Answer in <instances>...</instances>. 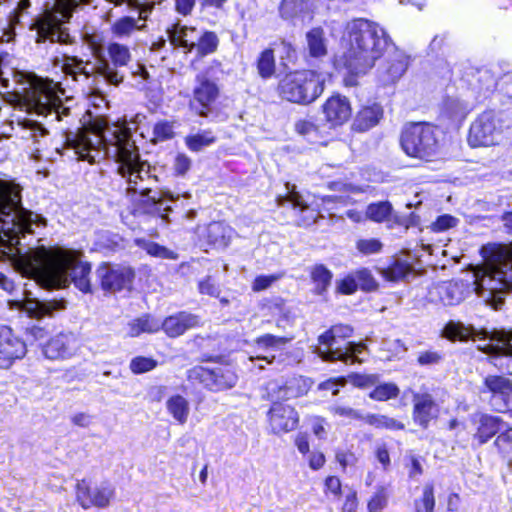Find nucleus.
Segmentation results:
<instances>
[{
  "instance_id": "nucleus-63",
  "label": "nucleus",
  "mask_w": 512,
  "mask_h": 512,
  "mask_svg": "<svg viewBox=\"0 0 512 512\" xmlns=\"http://www.w3.org/2000/svg\"><path fill=\"white\" fill-rule=\"evenodd\" d=\"M280 275H260L255 278L252 289L259 292L269 288L274 282L280 279Z\"/></svg>"
},
{
  "instance_id": "nucleus-27",
  "label": "nucleus",
  "mask_w": 512,
  "mask_h": 512,
  "mask_svg": "<svg viewBox=\"0 0 512 512\" xmlns=\"http://www.w3.org/2000/svg\"><path fill=\"white\" fill-rule=\"evenodd\" d=\"M383 117V109L379 104L362 107L356 114L352 129L357 132H366L375 127Z\"/></svg>"
},
{
  "instance_id": "nucleus-45",
  "label": "nucleus",
  "mask_w": 512,
  "mask_h": 512,
  "mask_svg": "<svg viewBox=\"0 0 512 512\" xmlns=\"http://www.w3.org/2000/svg\"><path fill=\"white\" fill-rule=\"evenodd\" d=\"M392 211L389 202H378L370 204L366 209V218L374 222H383L388 219Z\"/></svg>"
},
{
  "instance_id": "nucleus-16",
  "label": "nucleus",
  "mask_w": 512,
  "mask_h": 512,
  "mask_svg": "<svg viewBox=\"0 0 512 512\" xmlns=\"http://www.w3.org/2000/svg\"><path fill=\"white\" fill-rule=\"evenodd\" d=\"M25 343L6 325H0V368L8 369L26 355Z\"/></svg>"
},
{
  "instance_id": "nucleus-10",
  "label": "nucleus",
  "mask_w": 512,
  "mask_h": 512,
  "mask_svg": "<svg viewBox=\"0 0 512 512\" xmlns=\"http://www.w3.org/2000/svg\"><path fill=\"white\" fill-rule=\"evenodd\" d=\"M352 328L348 325H336L319 336V346L315 353L324 361L340 360L343 362H362L359 355L364 351L362 343L347 342L343 347L339 345V339L349 338Z\"/></svg>"
},
{
  "instance_id": "nucleus-30",
  "label": "nucleus",
  "mask_w": 512,
  "mask_h": 512,
  "mask_svg": "<svg viewBox=\"0 0 512 512\" xmlns=\"http://www.w3.org/2000/svg\"><path fill=\"white\" fill-rule=\"evenodd\" d=\"M288 190L287 196L279 197L277 199L279 206H284L286 202L292 204L293 208H299L301 212H305L307 215L301 220V225L309 226L316 221L317 215L313 210H310L307 205L304 204L302 196L295 191V186L286 184Z\"/></svg>"
},
{
  "instance_id": "nucleus-8",
  "label": "nucleus",
  "mask_w": 512,
  "mask_h": 512,
  "mask_svg": "<svg viewBox=\"0 0 512 512\" xmlns=\"http://www.w3.org/2000/svg\"><path fill=\"white\" fill-rule=\"evenodd\" d=\"M402 150L409 157L432 162L442 157V147L436 127L426 123L407 125L401 134Z\"/></svg>"
},
{
  "instance_id": "nucleus-41",
  "label": "nucleus",
  "mask_w": 512,
  "mask_h": 512,
  "mask_svg": "<svg viewBox=\"0 0 512 512\" xmlns=\"http://www.w3.org/2000/svg\"><path fill=\"white\" fill-rule=\"evenodd\" d=\"M445 336L451 340H467L475 338L478 333L473 327H466L462 323L450 322L444 329Z\"/></svg>"
},
{
  "instance_id": "nucleus-11",
  "label": "nucleus",
  "mask_w": 512,
  "mask_h": 512,
  "mask_svg": "<svg viewBox=\"0 0 512 512\" xmlns=\"http://www.w3.org/2000/svg\"><path fill=\"white\" fill-rule=\"evenodd\" d=\"M505 124L501 114L488 110L471 123L468 143L471 147L496 146L504 139Z\"/></svg>"
},
{
  "instance_id": "nucleus-32",
  "label": "nucleus",
  "mask_w": 512,
  "mask_h": 512,
  "mask_svg": "<svg viewBox=\"0 0 512 512\" xmlns=\"http://www.w3.org/2000/svg\"><path fill=\"white\" fill-rule=\"evenodd\" d=\"M166 409L180 425L187 422L190 415L189 401L182 395H173L166 401Z\"/></svg>"
},
{
  "instance_id": "nucleus-5",
  "label": "nucleus",
  "mask_w": 512,
  "mask_h": 512,
  "mask_svg": "<svg viewBox=\"0 0 512 512\" xmlns=\"http://www.w3.org/2000/svg\"><path fill=\"white\" fill-rule=\"evenodd\" d=\"M64 91L58 82L37 76L29 77L23 92L16 93L18 105L27 112H35L49 122L61 121L69 115L70 109L62 103Z\"/></svg>"
},
{
  "instance_id": "nucleus-15",
  "label": "nucleus",
  "mask_w": 512,
  "mask_h": 512,
  "mask_svg": "<svg viewBox=\"0 0 512 512\" xmlns=\"http://www.w3.org/2000/svg\"><path fill=\"white\" fill-rule=\"evenodd\" d=\"M81 343L73 332H60L48 340L43 347L45 357L51 360H65L74 357Z\"/></svg>"
},
{
  "instance_id": "nucleus-38",
  "label": "nucleus",
  "mask_w": 512,
  "mask_h": 512,
  "mask_svg": "<svg viewBox=\"0 0 512 512\" xmlns=\"http://www.w3.org/2000/svg\"><path fill=\"white\" fill-rule=\"evenodd\" d=\"M107 53L110 58L108 63L118 71V67L126 66L131 60V53L127 46L120 43H110L107 46Z\"/></svg>"
},
{
  "instance_id": "nucleus-53",
  "label": "nucleus",
  "mask_w": 512,
  "mask_h": 512,
  "mask_svg": "<svg viewBox=\"0 0 512 512\" xmlns=\"http://www.w3.org/2000/svg\"><path fill=\"white\" fill-rule=\"evenodd\" d=\"M155 141H165L174 136V124L168 121H161L155 124L153 129Z\"/></svg>"
},
{
  "instance_id": "nucleus-57",
  "label": "nucleus",
  "mask_w": 512,
  "mask_h": 512,
  "mask_svg": "<svg viewBox=\"0 0 512 512\" xmlns=\"http://www.w3.org/2000/svg\"><path fill=\"white\" fill-rule=\"evenodd\" d=\"M156 367V361L147 357H136L130 363L133 373L140 374L151 371Z\"/></svg>"
},
{
  "instance_id": "nucleus-22",
  "label": "nucleus",
  "mask_w": 512,
  "mask_h": 512,
  "mask_svg": "<svg viewBox=\"0 0 512 512\" xmlns=\"http://www.w3.org/2000/svg\"><path fill=\"white\" fill-rule=\"evenodd\" d=\"M485 386L492 393L491 403L499 411L512 409V383L503 376H489Z\"/></svg>"
},
{
  "instance_id": "nucleus-29",
  "label": "nucleus",
  "mask_w": 512,
  "mask_h": 512,
  "mask_svg": "<svg viewBox=\"0 0 512 512\" xmlns=\"http://www.w3.org/2000/svg\"><path fill=\"white\" fill-rule=\"evenodd\" d=\"M437 405L428 394L417 395L414 398V417L422 426L426 427L431 419L437 416Z\"/></svg>"
},
{
  "instance_id": "nucleus-13",
  "label": "nucleus",
  "mask_w": 512,
  "mask_h": 512,
  "mask_svg": "<svg viewBox=\"0 0 512 512\" xmlns=\"http://www.w3.org/2000/svg\"><path fill=\"white\" fill-rule=\"evenodd\" d=\"M96 274L102 289L110 293L130 289L134 279V272L130 267L107 263L101 264Z\"/></svg>"
},
{
  "instance_id": "nucleus-58",
  "label": "nucleus",
  "mask_w": 512,
  "mask_h": 512,
  "mask_svg": "<svg viewBox=\"0 0 512 512\" xmlns=\"http://www.w3.org/2000/svg\"><path fill=\"white\" fill-rule=\"evenodd\" d=\"M409 273V267L405 263L396 262L383 272L384 277L390 281H396Z\"/></svg>"
},
{
  "instance_id": "nucleus-40",
  "label": "nucleus",
  "mask_w": 512,
  "mask_h": 512,
  "mask_svg": "<svg viewBox=\"0 0 512 512\" xmlns=\"http://www.w3.org/2000/svg\"><path fill=\"white\" fill-rule=\"evenodd\" d=\"M135 244L139 248L146 251V253L149 254L150 256L158 257V258H162V259H177V254L174 251H172L164 246H161L155 242H152V241H149L146 239H142V238H138V239H135Z\"/></svg>"
},
{
  "instance_id": "nucleus-12",
  "label": "nucleus",
  "mask_w": 512,
  "mask_h": 512,
  "mask_svg": "<svg viewBox=\"0 0 512 512\" xmlns=\"http://www.w3.org/2000/svg\"><path fill=\"white\" fill-rule=\"evenodd\" d=\"M114 493V487L110 483L96 484L83 479L77 484L76 497L84 509L91 507L104 508L110 504Z\"/></svg>"
},
{
  "instance_id": "nucleus-31",
  "label": "nucleus",
  "mask_w": 512,
  "mask_h": 512,
  "mask_svg": "<svg viewBox=\"0 0 512 512\" xmlns=\"http://www.w3.org/2000/svg\"><path fill=\"white\" fill-rule=\"evenodd\" d=\"M473 110V106L460 99H448L443 108V116L452 123L459 124Z\"/></svg>"
},
{
  "instance_id": "nucleus-37",
  "label": "nucleus",
  "mask_w": 512,
  "mask_h": 512,
  "mask_svg": "<svg viewBox=\"0 0 512 512\" xmlns=\"http://www.w3.org/2000/svg\"><path fill=\"white\" fill-rule=\"evenodd\" d=\"M30 6L29 0H18L17 8L10 15L7 26L3 28L0 43H9L15 37V26L20 22L22 13Z\"/></svg>"
},
{
  "instance_id": "nucleus-61",
  "label": "nucleus",
  "mask_w": 512,
  "mask_h": 512,
  "mask_svg": "<svg viewBox=\"0 0 512 512\" xmlns=\"http://www.w3.org/2000/svg\"><path fill=\"white\" fill-rule=\"evenodd\" d=\"M342 491V484L338 477L329 476L326 478L324 483V493L326 495H332L334 498H339Z\"/></svg>"
},
{
  "instance_id": "nucleus-44",
  "label": "nucleus",
  "mask_w": 512,
  "mask_h": 512,
  "mask_svg": "<svg viewBox=\"0 0 512 512\" xmlns=\"http://www.w3.org/2000/svg\"><path fill=\"white\" fill-rule=\"evenodd\" d=\"M257 69L259 75L264 78H270L275 73V58L273 50H264L257 61Z\"/></svg>"
},
{
  "instance_id": "nucleus-9",
  "label": "nucleus",
  "mask_w": 512,
  "mask_h": 512,
  "mask_svg": "<svg viewBox=\"0 0 512 512\" xmlns=\"http://www.w3.org/2000/svg\"><path fill=\"white\" fill-rule=\"evenodd\" d=\"M62 70L73 81L86 83L89 86L90 81L95 83L98 79L117 86L124 79V76L116 71L101 53H96L95 63L85 62L74 56H65Z\"/></svg>"
},
{
  "instance_id": "nucleus-48",
  "label": "nucleus",
  "mask_w": 512,
  "mask_h": 512,
  "mask_svg": "<svg viewBox=\"0 0 512 512\" xmlns=\"http://www.w3.org/2000/svg\"><path fill=\"white\" fill-rule=\"evenodd\" d=\"M389 494L385 487L379 486L367 502L368 512H382L388 505Z\"/></svg>"
},
{
  "instance_id": "nucleus-34",
  "label": "nucleus",
  "mask_w": 512,
  "mask_h": 512,
  "mask_svg": "<svg viewBox=\"0 0 512 512\" xmlns=\"http://www.w3.org/2000/svg\"><path fill=\"white\" fill-rule=\"evenodd\" d=\"M233 230L223 222H213L207 227V239L217 247H226L230 243Z\"/></svg>"
},
{
  "instance_id": "nucleus-59",
  "label": "nucleus",
  "mask_w": 512,
  "mask_h": 512,
  "mask_svg": "<svg viewBox=\"0 0 512 512\" xmlns=\"http://www.w3.org/2000/svg\"><path fill=\"white\" fill-rule=\"evenodd\" d=\"M268 392L271 396H275L276 398H292L299 396L302 392H294L292 387L282 388L278 386L276 382H270L268 384Z\"/></svg>"
},
{
  "instance_id": "nucleus-4",
  "label": "nucleus",
  "mask_w": 512,
  "mask_h": 512,
  "mask_svg": "<svg viewBox=\"0 0 512 512\" xmlns=\"http://www.w3.org/2000/svg\"><path fill=\"white\" fill-rule=\"evenodd\" d=\"M475 293L494 309H499L504 296L512 292V244L500 248L483 267L474 272Z\"/></svg>"
},
{
  "instance_id": "nucleus-52",
  "label": "nucleus",
  "mask_w": 512,
  "mask_h": 512,
  "mask_svg": "<svg viewBox=\"0 0 512 512\" xmlns=\"http://www.w3.org/2000/svg\"><path fill=\"white\" fill-rule=\"evenodd\" d=\"M382 247V243L376 238L359 239L356 242V249L363 255L379 253Z\"/></svg>"
},
{
  "instance_id": "nucleus-62",
  "label": "nucleus",
  "mask_w": 512,
  "mask_h": 512,
  "mask_svg": "<svg viewBox=\"0 0 512 512\" xmlns=\"http://www.w3.org/2000/svg\"><path fill=\"white\" fill-rule=\"evenodd\" d=\"M457 219L451 215L439 216L435 222L432 223L431 228L433 231L442 232L449 228L456 226Z\"/></svg>"
},
{
  "instance_id": "nucleus-55",
  "label": "nucleus",
  "mask_w": 512,
  "mask_h": 512,
  "mask_svg": "<svg viewBox=\"0 0 512 512\" xmlns=\"http://www.w3.org/2000/svg\"><path fill=\"white\" fill-rule=\"evenodd\" d=\"M493 349L497 354L512 355V331L499 332L497 344Z\"/></svg>"
},
{
  "instance_id": "nucleus-47",
  "label": "nucleus",
  "mask_w": 512,
  "mask_h": 512,
  "mask_svg": "<svg viewBox=\"0 0 512 512\" xmlns=\"http://www.w3.org/2000/svg\"><path fill=\"white\" fill-rule=\"evenodd\" d=\"M309 6L304 0H283L280 6V13L283 18H293L307 11Z\"/></svg>"
},
{
  "instance_id": "nucleus-56",
  "label": "nucleus",
  "mask_w": 512,
  "mask_h": 512,
  "mask_svg": "<svg viewBox=\"0 0 512 512\" xmlns=\"http://www.w3.org/2000/svg\"><path fill=\"white\" fill-rule=\"evenodd\" d=\"M358 289V283L353 273H350L336 281V291L341 294H353Z\"/></svg>"
},
{
  "instance_id": "nucleus-35",
  "label": "nucleus",
  "mask_w": 512,
  "mask_h": 512,
  "mask_svg": "<svg viewBox=\"0 0 512 512\" xmlns=\"http://www.w3.org/2000/svg\"><path fill=\"white\" fill-rule=\"evenodd\" d=\"M306 41L309 54L312 57L320 58L327 55L328 46L323 29L313 28L308 31L306 34Z\"/></svg>"
},
{
  "instance_id": "nucleus-21",
  "label": "nucleus",
  "mask_w": 512,
  "mask_h": 512,
  "mask_svg": "<svg viewBox=\"0 0 512 512\" xmlns=\"http://www.w3.org/2000/svg\"><path fill=\"white\" fill-rule=\"evenodd\" d=\"M219 96L217 84L207 78L206 75L198 74L196 76V85L193 89V103L199 105V115L207 116L212 103Z\"/></svg>"
},
{
  "instance_id": "nucleus-6",
  "label": "nucleus",
  "mask_w": 512,
  "mask_h": 512,
  "mask_svg": "<svg viewBox=\"0 0 512 512\" xmlns=\"http://www.w3.org/2000/svg\"><path fill=\"white\" fill-rule=\"evenodd\" d=\"M326 75L314 70H297L284 75L278 83L279 96L288 102L307 105L324 91Z\"/></svg>"
},
{
  "instance_id": "nucleus-50",
  "label": "nucleus",
  "mask_w": 512,
  "mask_h": 512,
  "mask_svg": "<svg viewBox=\"0 0 512 512\" xmlns=\"http://www.w3.org/2000/svg\"><path fill=\"white\" fill-rule=\"evenodd\" d=\"M434 507V485L432 483H426L423 487L422 497L415 501V508L422 509L425 512H433Z\"/></svg>"
},
{
  "instance_id": "nucleus-1",
  "label": "nucleus",
  "mask_w": 512,
  "mask_h": 512,
  "mask_svg": "<svg viewBox=\"0 0 512 512\" xmlns=\"http://www.w3.org/2000/svg\"><path fill=\"white\" fill-rule=\"evenodd\" d=\"M0 260H8L23 274L51 289L73 283L84 293L91 292V265L79 250L40 246L21 254L20 238L44 226L45 219L21 205V187L14 181L0 179Z\"/></svg>"
},
{
  "instance_id": "nucleus-26",
  "label": "nucleus",
  "mask_w": 512,
  "mask_h": 512,
  "mask_svg": "<svg viewBox=\"0 0 512 512\" xmlns=\"http://www.w3.org/2000/svg\"><path fill=\"white\" fill-rule=\"evenodd\" d=\"M199 320L196 316L185 312L178 313L167 317L162 323L165 333L170 337H177L182 335L186 330L197 326Z\"/></svg>"
},
{
  "instance_id": "nucleus-28",
  "label": "nucleus",
  "mask_w": 512,
  "mask_h": 512,
  "mask_svg": "<svg viewBox=\"0 0 512 512\" xmlns=\"http://www.w3.org/2000/svg\"><path fill=\"white\" fill-rule=\"evenodd\" d=\"M167 33L173 46H179L188 51L195 49L199 39V30L194 27L181 26L180 24H174L167 30Z\"/></svg>"
},
{
  "instance_id": "nucleus-25",
  "label": "nucleus",
  "mask_w": 512,
  "mask_h": 512,
  "mask_svg": "<svg viewBox=\"0 0 512 512\" xmlns=\"http://www.w3.org/2000/svg\"><path fill=\"white\" fill-rule=\"evenodd\" d=\"M146 15L140 12L137 18L123 16L115 20L111 25V33L115 38L127 39L136 32L146 28Z\"/></svg>"
},
{
  "instance_id": "nucleus-17",
  "label": "nucleus",
  "mask_w": 512,
  "mask_h": 512,
  "mask_svg": "<svg viewBox=\"0 0 512 512\" xmlns=\"http://www.w3.org/2000/svg\"><path fill=\"white\" fill-rule=\"evenodd\" d=\"M471 421L476 426V431L472 438L473 448H478L487 443L497 433L506 428V424L500 417L486 413L473 414Z\"/></svg>"
},
{
  "instance_id": "nucleus-64",
  "label": "nucleus",
  "mask_w": 512,
  "mask_h": 512,
  "mask_svg": "<svg viewBox=\"0 0 512 512\" xmlns=\"http://www.w3.org/2000/svg\"><path fill=\"white\" fill-rule=\"evenodd\" d=\"M358 509V496L357 492L353 489H349L345 493L344 501L341 506L342 512H356Z\"/></svg>"
},
{
  "instance_id": "nucleus-3",
  "label": "nucleus",
  "mask_w": 512,
  "mask_h": 512,
  "mask_svg": "<svg viewBox=\"0 0 512 512\" xmlns=\"http://www.w3.org/2000/svg\"><path fill=\"white\" fill-rule=\"evenodd\" d=\"M389 43V36L377 23L365 19L348 22L341 38L345 67L352 75L365 74Z\"/></svg>"
},
{
  "instance_id": "nucleus-54",
  "label": "nucleus",
  "mask_w": 512,
  "mask_h": 512,
  "mask_svg": "<svg viewBox=\"0 0 512 512\" xmlns=\"http://www.w3.org/2000/svg\"><path fill=\"white\" fill-rule=\"evenodd\" d=\"M358 287L365 291H371L376 288L377 284L371 272L368 269H359L354 272Z\"/></svg>"
},
{
  "instance_id": "nucleus-23",
  "label": "nucleus",
  "mask_w": 512,
  "mask_h": 512,
  "mask_svg": "<svg viewBox=\"0 0 512 512\" xmlns=\"http://www.w3.org/2000/svg\"><path fill=\"white\" fill-rule=\"evenodd\" d=\"M467 289L468 286L462 281L443 282L430 291V296L445 306H454L465 299Z\"/></svg>"
},
{
  "instance_id": "nucleus-18",
  "label": "nucleus",
  "mask_w": 512,
  "mask_h": 512,
  "mask_svg": "<svg viewBox=\"0 0 512 512\" xmlns=\"http://www.w3.org/2000/svg\"><path fill=\"white\" fill-rule=\"evenodd\" d=\"M194 373L212 391L231 389L238 381L237 374L228 367L216 368L214 370L200 367L195 369Z\"/></svg>"
},
{
  "instance_id": "nucleus-24",
  "label": "nucleus",
  "mask_w": 512,
  "mask_h": 512,
  "mask_svg": "<svg viewBox=\"0 0 512 512\" xmlns=\"http://www.w3.org/2000/svg\"><path fill=\"white\" fill-rule=\"evenodd\" d=\"M14 306L25 312L29 317L41 319L45 316H52L54 312L66 308L64 300L39 301L37 299L26 298L23 301H16Z\"/></svg>"
},
{
  "instance_id": "nucleus-19",
  "label": "nucleus",
  "mask_w": 512,
  "mask_h": 512,
  "mask_svg": "<svg viewBox=\"0 0 512 512\" xmlns=\"http://www.w3.org/2000/svg\"><path fill=\"white\" fill-rule=\"evenodd\" d=\"M322 113L330 127L342 126L351 117V103L345 96L340 94L332 95L322 105Z\"/></svg>"
},
{
  "instance_id": "nucleus-39",
  "label": "nucleus",
  "mask_w": 512,
  "mask_h": 512,
  "mask_svg": "<svg viewBox=\"0 0 512 512\" xmlns=\"http://www.w3.org/2000/svg\"><path fill=\"white\" fill-rule=\"evenodd\" d=\"M332 278V272L322 264L314 266L311 270V279L315 286V292L319 295L327 291Z\"/></svg>"
},
{
  "instance_id": "nucleus-51",
  "label": "nucleus",
  "mask_w": 512,
  "mask_h": 512,
  "mask_svg": "<svg viewBox=\"0 0 512 512\" xmlns=\"http://www.w3.org/2000/svg\"><path fill=\"white\" fill-rule=\"evenodd\" d=\"M399 394L398 387L393 383H385L377 386L371 393L370 398L377 401H386L397 397Z\"/></svg>"
},
{
  "instance_id": "nucleus-33",
  "label": "nucleus",
  "mask_w": 512,
  "mask_h": 512,
  "mask_svg": "<svg viewBox=\"0 0 512 512\" xmlns=\"http://www.w3.org/2000/svg\"><path fill=\"white\" fill-rule=\"evenodd\" d=\"M18 125L22 130L21 137L33 140L35 144L39 145L35 148L36 152H40L41 140L45 139L48 135V130L44 125L32 119H24L23 121L18 122Z\"/></svg>"
},
{
  "instance_id": "nucleus-49",
  "label": "nucleus",
  "mask_w": 512,
  "mask_h": 512,
  "mask_svg": "<svg viewBox=\"0 0 512 512\" xmlns=\"http://www.w3.org/2000/svg\"><path fill=\"white\" fill-rule=\"evenodd\" d=\"M364 420L376 427V428H387L391 430L403 429L404 425L397 420L384 416V415H368Z\"/></svg>"
},
{
  "instance_id": "nucleus-46",
  "label": "nucleus",
  "mask_w": 512,
  "mask_h": 512,
  "mask_svg": "<svg viewBox=\"0 0 512 512\" xmlns=\"http://www.w3.org/2000/svg\"><path fill=\"white\" fill-rule=\"evenodd\" d=\"M218 40L212 32L199 31V39L195 45L198 54L204 56L213 53L217 48Z\"/></svg>"
},
{
  "instance_id": "nucleus-43",
  "label": "nucleus",
  "mask_w": 512,
  "mask_h": 512,
  "mask_svg": "<svg viewBox=\"0 0 512 512\" xmlns=\"http://www.w3.org/2000/svg\"><path fill=\"white\" fill-rule=\"evenodd\" d=\"M215 142V136L211 131H202L185 138L186 146L194 152H198Z\"/></svg>"
},
{
  "instance_id": "nucleus-42",
  "label": "nucleus",
  "mask_w": 512,
  "mask_h": 512,
  "mask_svg": "<svg viewBox=\"0 0 512 512\" xmlns=\"http://www.w3.org/2000/svg\"><path fill=\"white\" fill-rule=\"evenodd\" d=\"M293 339L292 336L290 337H279L272 334H265L260 337H258L255 340V344L259 350H263L265 352L268 351H275L283 346H285L287 343H289Z\"/></svg>"
},
{
  "instance_id": "nucleus-2",
  "label": "nucleus",
  "mask_w": 512,
  "mask_h": 512,
  "mask_svg": "<svg viewBox=\"0 0 512 512\" xmlns=\"http://www.w3.org/2000/svg\"><path fill=\"white\" fill-rule=\"evenodd\" d=\"M66 141L81 160L95 163L105 157L114 159L118 174L128 184V191L139 192L153 205L162 204L166 193L156 190L158 178L151 174L150 165L140 160L130 128L125 123L109 124L98 118L89 127L68 136Z\"/></svg>"
},
{
  "instance_id": "nucleus-20",
  "label": "nucleus",
  "mask_w": 512,
  "mask_h": 512,
  "mask_svg": "<svg viewBox=\"0 0 512 512\" xmlns=\"http://www.w3.org/2000/svg\"><path fill=\"white\" fill-rule=\"evenodd\" d=\"M408 65V56L402 51H395L378 69V81L383 86L395 84L404 75Z\"/></svg>"
},
{
  "instance_id": "nucleus-14",
  "label": "nucleus",
  "mask_w": 512,
  "mask_h": 512,
  "mask_svg": "<svg viewBox=\"0 0 512 512\" xmlns=\"http://www.w3.org/2000/svg\"><path fill=\"white\" fill-rule=\"evenodd\" d=\"M299 413L297 410L282 402H274L267 412L269 431L277 436L295 430L299 424Z\"/></svg>"
},
{
  "instance_id": "nucleus-36",
  "label": "nucleus",
  "mask_w": 512,
  "mask_h": 512,
  "mask_svg": "<svg viewBox=\"0 0 512 512\" xmlns=\"http://www.w3.org/2000/svg\"><path fill=\"white\" fill-rule=\"evenodd\" d=\"M160 329V321L145 315L143 317L132 320L128 324L127 334L130 337H137L141 333H154Z\"/></svg>"
},
{
  "instance_id": "nucleus-7",
  "label": "nucleus",
  "mask_w": 512,
  "mask_h": 512,
  "mask_svg": "<svg viewBox=\"0 0 512 512\" xmlns=\"http://www.w3.org/2000/svg\"><path fill=\"white\" fill-rule=\"evenodd\" d=\"M86 2L88 0H52V3H47L43 15L31 26V29L37 32L36 41L67 43L69 34L62 25L69 20L80 4Z\"/></svg>"
},
{
  "instance_id": "nucleus-60",
  "label": "nucleus",
  "mask_w": 512,
  "mask_h": 512,
  "mask_svg": "<svg viewBox=\"0 0 512 512\" xmlns=\"http://www.w3.org/2000/svg\"><path fill=\"white\" fill-rule=\"evenodd\" d=\"M384 349L390 352L391 354L387 356L388 360L393 358H400L406 352V347L400 340H389L384 342Z\"/></svg>"
}]
</instances>
